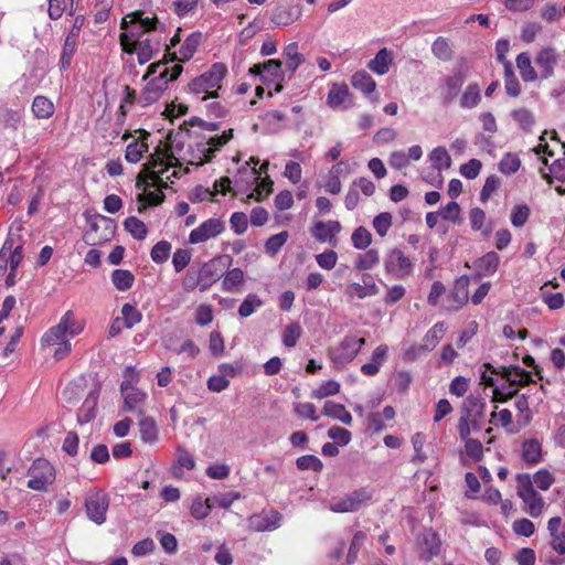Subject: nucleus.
Wrapping results in <instances>:
<instances>
[{"mask_svg": "<svg viewBox=\"0 0 565 565\" xmlns=\"http://www.w3.org/2000/svg\"><path fill=\"white\" fill-rule=\"evenodd\" d=\"M172 146L173 143H158L154 152L150 154L148 162L142 166V171L137 177V189H145L146 185L159 189V192L147 191L138 194L137 200L140 203L138 206L139 213L146 210L147 204L159 205L164 200L162 189H167L168 184L160 174L173 166L175 157Z\"/></svg>", "mask_w": 565, "mask_h": 565, "instance_id": "obj_1", "label": "nucleus"}, {"mask_svg": "<svg viewBox=\"0 0 565 565\" xmlns=\"http://www.w3.org/2000/svg\"><path fill=\"white\" fill-rule=\"evenodd\" d=\"M183 66L175 64L171 68L164 67L160 74L152 78L142 90L138 103L141 106H148L157 102L161 94L167 89L168 83L175 81L182 73Z\"/></svg>", "mask_w": 565, "mask_h": 565, "instance_id": "obj_2", "label": "nucleus"}, {"mask_svg": "<svg viewBox=\"0 0 565 565\" xmlns=\"http://www.w3.org/2000/svg\"><path fill=\"white\" fill-rule=\"evenodd\" d=\"M516 483V492L525 504V512L532 518L540 516L545 503L543 497L534 489L531 476L529 473L518 475Z\"/></svg>", "mask_w": 565, "mask_h": 565, "instance_id": "obj_3", "label": "nucleus"}, {"mask_svg": "<svg viewBox=\"0 0 565 565\" xmlns=\"http://www.w3.org/2000/svg\"><path fill=\"white\" fill-rule=\"evenodd\" d=\"M83 330V323L75 319L74 313L68 310L66 311L60 322L50 328L43 335L42 341L47 345H55L60 341H68L66 335L74 337L81 333Z\"/></svg>", "mask_w": 565, "mask_h": 565, "instance_id": "obj_4", "label": "nucleus"}, {"mask_svg": "<svg viewBox=\"0 0 565 565\" xmlns=\"http://www.w3.org/2000/svg\"><path fill=\"white\" fill-rule=\"evenodd\" d=\"M109 495L102 489H89L84 497V505L87 518L97 525L106 522L109 508Z\"/></svg>", "mask_w": 565, "mask_h": 565, "instance_id": "obj_5", "label": "nucleus"}, {"mask_svg": "<svg viewBox=\"0 0 565 565\" xmlns=\"http://www.w3.org/2000/svg\"><path fill=\"white\" fill-rule=\"evenodd\" d=\"M28 476L30 477L28 488L40 492H46L49 486L55 480V469L49 460L38 458L29 468Z\"/></svg>", "mask_w": 565, "mask_h": 565, "instance_id": "obj_6", "label": "nucleus"}, {"mask_svg": "<svg viewBox=\"0 0 565 565\" xmlns=\"http://www.w3.org/2000/svg\"><path fill=\"white\" fill-rule=\"evenodd\" d=\"M374 494L372 488L365 487L347 493L330 502L329 509L335 513L355 512L367 504Z\"/></svg>", "mask_w": 565, "mask_h": 565, "instance_id": "obj_7", "label": "nucleus"}, {"mask_svg": "<svg viewBox=\"0 0 565 565\" xmlns=\"http://www.w3.org/2000/svg\"><path fill=\"white\" fill-rule=\"evenodd\" d=\"M364 344V338L345 335L337 347L329 350V356L337 367H343L354 360Z\"/></svg>", "mask_w": 565, "mask_h": 565, "instance_id": "obj_8", "label": "nucleus"}, {"mask_svg": "<svg viewBox=\"0 0 565 565\" xmlns=\"http://www.w3.org/2000/svg\"><path fill=\"white\" fill-rule=\"evenodd\" d=\"M227 68L223 63H214L211 68L202 75L195 77L189 84L192 93L199 94L207 92L210 88L220 87L221 81L225 77Z\"/></svg>", "mask_w": 565, "mask_h": 565, "instance_id": "obj_9", "label": "nucleus"}, {"mask_svg": "<svg viewBox=\"0 0 565 565\" xmlns=\"http://www.w3.org/2000/svg\"><path fill=\"white\" fill-rule=\"evenodd\" d=\"M384 268L386 274L403 279L411 275L413 263L401 249L393 248L385 255Z\"/></svg>", "mask_w": 565, "mask_h": 565, "instance_id": "obj_10", "label": "nucleus"}, {"mask_svg": "<svg viewBox=\"0 0 565 565\" xmlns=\"http://www.w3.org/2000/svg\"><path fill=\"white\" fill-rule=\"evenodd\" d=\"M282 514L276 510L262 511L248 519V527L254 532H270L280 527Z\"/></svg>", "mask_w": 565, "mask_h": 565, "instance_id": "obj_11", "label": "nucleus"}, {"mask_svg": "<svg viewBox=\"0 0 565 565\" xmlns=\"http://www.w3.org/2000/svg\"><path fill=\"white\" fill-rule=\"evenodd\" d=\"M225 230L224 223L220 218H209L200 226L191 231L189 242L191 244H199L212 237L217 236Z\"/></svg>", "mask_w": 565, "mask_h": 565, "instance_id": "obj_12", "label": "nucleus"}, {"mask_svg": "<svg viewBox=\"0 0 565 565\" xmlns=\"http://www.w3.org/2000/svg\"><path fill=\"white\" fill-rule=\"evenodd\" d=\"M484 401L479 396L469 395L462 403L461 416L470 420L472 429H480V422L484 417Z\"/></svg>", "mask_w": 565, "mask_h": 565, "instance_id": "obj_13", "label": "nucleus"}, {"mask_svg": "<svg viewBox=\"0 0 565 565\" xmlns=\"http://www.w3.org/2000/svg\"><path fill=\"white\" fill-rule=\"evenodd\" d=\"M327 104L333 109H348L353 105V95L347 84H333L327 96Z\"/></svg>", "mask_w": 565, "mask_h": 565, "instance_id": "obj_14", "label": "nucleus"}, {"mask_svg": "<svg viewBox=\"0 0 565 565\" xmlns=\"http://www.w3.org/2000/svg\"><path fill=\"white\" fill-rule=\"evenodd\" d=\"M339 221L317 222L311 230L312 236L319 242H328L332 246L338 243L337 234L341 231Z\"/></svg>", "mask_w": 565, "mask_h": 565, "instance_id": "obj_15", "label": "nucleus"}, {"mask_svg": "<svg viewBox=\"0 0 565 565\" xmlns=\"http://www.w3.org/2000/svg\"><path fill=\"white\" fill-rule=\"evenodd\" d=\"M469 284L470 278L466 275L459 277L456 280L454 289L449 296L452 305L446 307L448 311H458L467 303L469 296Z\"/></svg>", "mask_w": 565, "mask_h": 565, "instance_id": "obj_16", "label": "nucleus"}, {"mask_svg": "<svg viewBox=\"0 0 565 565\" xmlns=\"http://www.w3.org/2000/svg\"><path fill=\"white\" fill-rule=\"evenodd\" d=\"M301 17V7L294 6H278L271 13L270 20L277 26H287L297 21Z\"/></svg>", "mask_w": 565, "mask_h": 565, "instance_id": "obj_17", "label": "nucleus"}, {"mask_svg": "<svg viewBox=\"0 0 565 565\" xmlns=\"http://www.w3.org/2000/svg\"><path fill=\"white\" fill-rule=\"evenodd\" d=\"M220 264L221 258H213L204 263L198 270L202 279V291L209 289L222 276Z\"/></svg>", "mask_w": 565, "mask_h": 565, "instance_id": "obj_18", "label": "nucleus"}, {"mask_svg": "<svg viewBox=\"0 0 565 565\" xmlns=\"http://www.w3.org/2000/svg\"><path fill=\"white\" fill-rule=\"evenodd\" d=\"M535 64L540 68L542 78L553 76L554 67L557 64V54L555 49L545 47L541 50L535 57Z\"/></svg>", "mask_w": 565, "mask_h": 565, "instance_id": "obj_19", "label": "nucleus"}, {"mask_svg": "<svg viewBox=\"0 0 565 565\" xmlns=\"http://www.w3.org/2000/svg\"><path fill=\"white\" fill-rule=\"evenodd\" d=\"M130 35L132 39L138 40L137 57L139 64H146L153 57L154 52L159 51L160 42H153L150 39L142 40V32H135L134 30L130 31Z\"/></svg>", "mask_w": 565, "mask_h": 565, "instance_id": "obj_20", "label": "nucleus"}, {"mask_svg": "<svg viewBox=\"0 0 565 565\" xmlns=\"http://www.w3.org/2000/svg\"><path fill=\"white\" fill-rule=\"evenodd\" d=\"M120 391L124 396V411L127 412L137 409L146 398V394L140 390L132 387L128 380L120 384Z\"/></svg>", "mask_w": 565, "mask_h": 565, "instance_id": "obj_21", "label": "nucleus"}, {"mask_svg": "<svg viewBox=\"0 0 565 565\" xmlns=\"http://www.w3.org/2000/svg\"><path fill=\"white\" fill-rule=\"evenodd\" d=\"M201 39H202V34L200 32L191 33L185 39L182 46L180 47V51H179L180 56H178V54L175 52L169 53V56H170L169 61L186 62L190 58H192V56L194 55V53L198 50V46L200 45Z\"/></svg>", "mask_w": 565, "mask_h": 565, "instance_id": "obj_22", "label": "nucleus"}, {"mask_svg": "<svg viewBox=\"0 0 565 565\" xmlns=\"http://www.w3.org/2000/svg\"><path fill=\"white\" fill-rule=\"evenodd\" d=\"M99 397V391L89 392L82 406L77 411V423L84 425L93 420L96 416V408Z\"/></svg>", "mask_w": 565, "mask_h": 565, "instance_id": "obj_23", "label": "nucleus"}, {"mask_svg": "<svg viewBox=\"0 0 565 565\" xmlns=\"http://www.w3.org/2000/svg\"><path fill=\"white\" fill-rule=\"evenodd\" d=\"M388 347L381 344L376 347L372 353L371 362L361 366L362 374L366 376H374L379 373L381 365L386 361Z\"/></svg>", "mask_w": 565, "mask_h": 565, "instance_id": "obj_24", "label": "nucleus"}, {"mask_svg": "<svg viewBox=\"0 0 565 565\" xmlns=\"http://www.w3.org/2000/svg\"><path fill=\"white\" fill-rule=\"evenodd\" d=\"M393 64V53L386 47L381 49L374 58L367 63V68L377 75L388 73Z\"/></svg>", "mask_w": 565, "mask_h": 565, "instance_id": "obj_25", "label": "nucleus"}, {"mask_svg": "<svg viewBox=\"0 0 565 565\" xmlns=\"http://www.w3.org/2000/svg\"><path fill=\"white\" fill-rule=\"evenodd\" d=\"M500 263V257L495 252H489L473 263L478 278L490 276L495 273Z\"/></svg>", "mask_w": 565, "mask_h": 565, "instance_id": "obj_26", "label": "nucleus"}, {"mask_svg": "<svg viewBox=\"0 0 565 565\" xmlns=\"http://www.w3.org/2000/svg\"><path fill=\"white\" fill-rule=\"evenodd\" d=\"M466 76L462 71L458 70L452 75L445 78L444 85V102L449 104L458 95L460 88L465 83Z\"/></svg>", "mask_w": 565, "mask_h": 565, "instance_id": "obj_27", "label": "nucleus"}, {"mask_svg": "<svg viewBox=\"0 0 565 565\" xmlns=\"http://www.w3.org/2000/svg\"><path fill=\"white\" fill-rule=\"evenodd\" d=\"M367 279H371L369 275L363 276V282L364 285H361L359 282H352L347 288V295L350 297H356L359 299H364L370 296H375L380 292L379 287L374 281H367Z\"/></svg>", "mask_w": 565, "mask_h": 565, "instance_id": "obj_28", "label": "nucleus"}, {"mask_svg": "<svg viewBox=\"0 0 565 565\" xmlns=\"http://www.w3.org/2000/svg\"><path fill=\"white\" fill-rule=\"evenodd\" d=\"M423 543V552L422 558L429 561L434 556H437L440 551V540L435 532L427 531L423 534L422 537Z\"/></svg>", "mask_w": 565, "mask_h": 565, "instance_id": "obj_29", "label": "nucleus"}, {"mask_svg": "<svg viewBox=\"0 0 565 565\" xmlns=\"http://www.w3.org/2000/svg\"><path fill=\"white\" fill-rule=\"evenodd\" d=\"M322 413L331 418L340 420L342 424L351 425L352 415L350 412L345 409L342 404L334 403L332 401H327L324 403Z\"/></svg>", "mask_w": 565, "mask_h": 565, "instance_id": "obj_30", "label": "nucleus"}, {"mask_svg": "<svg viewBox=\"0 0 565 565\" xmlns=\"http://www.w3.org/2000/svg\"><path fill=\"white\" fill-rule=\"evenodd\" d=\"M446 332V326L444 322H437L434 324L423 338L424 351H433Z\"/></svg>", "mask_w": 565, "mask_h": 565, "instance_id": "obj_31", "label": "nucleus"}, {"mask_svg": "<svg viewBox=\"0 0 565 565\" xmlns=\"http://www.w3.org/2000/svg\"><path fill=\"white\" fill-rule=\"evenodd\" d=\"M351 84L354 88L369 95L375 90L376 83L373 77L365 71H359L351 77Z\"/></svg>", "mask_w": 565, "mask_h": 565, "instance_id": "obj_32", "label": "nucleus"}, {"mask_svg": "<svg viewBox=\"0 0 565 565\" xmlns=\"http://www.w3.org/2000/svg\"><path fill=\"white\" fill-rule=\"evenodd\" d=\"M522 459L530 465H536L541 461L542 448L536 439H529L523 443Z\"/></svg>", "mask_w": 565, "mask_h": 565, "instance_id": "obj_33", "label": "nucleus"}, {"mask_svg": "<svg viewBox=\"0 0 565 565\" xmlns=\"http://www.w3.org/2000/svg\"><path fill=\"white\" fill-rule=\"evenodd\" d=\"M189 127H199L202 130L207 131H216L220 129V124L217 122H207L199 117H192L190 120H184L182 125H180L179 129L180 131L185 130L186 138H199L198 135L191 134Z\"/></svg>", "mask_w": 565, "mask_h": 565, "instance_id": "obj_34", "label": "nucleus"}, {"mask_svg": "<svg viewBox=\"0 0 565 565\" xmlns=\"http://www.w3.org/2000/svg\"><path fill=\"white\" fill-rule=\"evenodd\" d=\"M76 44H77L76 34L74 32H70L66 35V39H65V42L63 45V50H62V54H61L60 64H61L62 71H66L70 67L71 61L76 51Z\"/></svg>", "mask_w": 565, "mask_h": 565, "instance_id": "obj_35", "label": "nucleus"}, {"mask_svg": "<svg viewBox=\"0 0 565 565\" xmlns=\"http://www.w3.org/2000/svg\"><path fill=\"white\" fill-rule=\"evenodd\" d=\"M32 111L36 118L47 119L54 114V104L47 97L39 95L33 100Z\"/></svg>", "mask_w": 565, "mask_h": 565, "instance_id": "obj_36", "label": "nucleus"}, {"mask_svg": "<svg viewBox=\"0 0 565 565\" xmlns=\"http://www.w3.org/2000/svg\"><path fill=\"white\" fill-rule=\"evenodd\" d=\"M111 282L117 290L127 291L132 287L135 282V276L130 270L115 269L111 273Z\"/></svg>", "mask_w": 565, "mask_h": 565, "instance_id": "obj_37", "label": "nucleus"}, {"mask_svg": "<svg viewBox=\"0 0 565 565\" xmlns=\"http://www.w3.org/2000/svg\"><path fill=\"white\" fill-rule=\"evenodd\" d=\"M429 161L435 170H447L451 166V158L446 148L439 146L429 153Z\"/></svg>", "mask_w": 565, "mask_h": 565, "instance_id": "obj_38", "label": "nucleus"}, {"mask_svg": "<svg viewBox=\"0 0 565 565\" xmlns=\"http://www.w3.org/2000/svg\"><path fill=\"white\" fill-rule=\"evenodd\" d=\"M516 66L520 70L521 77L524 82H533L537 78V73L532 66L531 57L526 52L518 55Z\"/></svg>", "mask_w": 565, "mask_h": 565, "instance_id": "obj_39", "label": "nucleus"}, {"mask_svg": "<svg viewBox=\"0 0 565 565\" xmlns=\"http://www.w3.org/2000/svg\"><path fill=\"white\" fill-rule=\"evenodd\" d=\"M140 438L145 443L153 444L158 439V428L156 422L150 417H142L139 420Z\"/></svg>", "mask_w": 565, "mask_h": 565, "instance_id": "obj_40", "label": "nucleus"}, {"mask_svg": "<svg viewBox=\"0 0 565 565\" xmlns=\"http://www.w3.org/2000/svg\"><path fill=\"white\" fill-rule=\"evenodd\" d=\"M431 53L440 61H450L454 56L449 40L438 36L431 44Z\"/></svg>", "mask_w": 565, "mask_h": 565, "instance_id": "obj_41", "label": "nucleus"}, {"mask_svg": "<svg viewBox=\"0 0 565 565\" xmlns=\"http://www.w3.org/2000/svg\"><path fill=\"white\" fill-rule=\"evenodd\" d=\"M124 227L138 241H142L147 237L148 228L146 224L136 216L127 217L124 222Z\"/></svg>", "mask_w": 565, "mask_h": 565, "instance_id": "obj_42", "label": "nucleus"}, {"mask_svg": "<svg viewBox=\"0 0 565 565\" xmlns=\"http://www.w3.org/2000/svg\"><path fill=\"white\" fill-rule=\"evenodd\" d=\"M380 263V253L375 248L369 249L364 254L358 255L355 259V268L358 270H369L372 269Z\"/></svg>", "mask_w": 565, "mask_h": 565, "instance_id": "obj_43", "label": "nucleus"}, {"mask_svg": "<svg viewBox=\"0 0 565 565\" xmlns=\"http://www.w3.org/2000/svg\"><path fill=\"white\" fill-rule=\"evenodd\" d=\"M284 55L287 58L286 66L290 72H295L305 62L303 55L298 52V43L296 42L289 43L285 47Z\"/></svg>", "mask_w": 565, "mask_h": 565, "instance_id": "obj_44", "label": "nucleus"}, {"mask_svg": "<svg viewBox=\"0 0 565 565\" xmlns=\"http://www.w3.org/2000/svg\"><path fill=\"white\" fill-rule=\"evenodd\" d=\"M504 86L507 94L512 97H518L521 93V86L519 79L516 78L512 63H505L504 68Z\"/></svg>", "mask_w": 565, "mask_h": 565, "instance_id": "obj_45", "label": "nucleus"}, {"mask_svg": "<svg viewBox=\"0 0 565 565\" xmlns=\"http://www.w3.org/2000/svg\"><path fill=\"white\" fill-rule=\"evenodd\" d=\"M244 280V273L241 268L228 270L222 281V288L226 292H234Z\"/></svg>", "mask_w": 565, "mask_h": 565, "instance_id": "obj_46", "label": "nucleus"}, {"mask_svg": "<svg viewBox=\"0 0 565 565\" xmlns=\"http://www.w3.org/2000/svg\"><path fill=\"white\" fill-rule=\"evenodd\" d=\"M212 508L210 498L203 500L201 497H196L190 508L191 515L196 520H203L211 513Z\"/></svg>", "mask_w": 565, "mask_h": 565, "instance_id": "obj_47", "label": "nucleus"}, {"mask_svg": "<svg viewBox=\"0 0 565 565\" xmlns=\"http://www.w3.org/2000/svg\"><path fill=\"white\" fill-rule=\"evenodd\" d=\"M264 305L263 300L255 294H248L238 308L242 318L252 316L255 310Z\"/></svg>", "mask_w": 565, "mask_h": 565, "instance_id": "obj_48", "label": "nucleus"}, {"mask_svg": "<svg viewBox=\"0 0 565 565\" xmlns=\"http://www.w3.org/2000/svg\"><path fill=\"white\" fill-rule=\"evenodd\" d=\"M121 315H122V318H120V319L122 321V324L127 329H131L134 326L139 323L142 318L141 312L135 306H132L130 303H125L122 306Z\"/></svg>", "mask_w": 565, "mask_h": 565, "instance_id": "obj_49", "label": "nucleus"}, {"mask_svg": "<svg viewBox=\"0 0 565 565\" xmlns=\"http://www.w3.org/2000/svg\"><path fill=\"white\" fill-rule=\"evenodd\" d=\"M351 241L356 249H365L372 243V234L364 226H359L352 233Z\"/></svg>", "mask_w": 565, "mask_h": 565, "instance_id": "obj_50", "label": "nucleus"}, {"mask_svg": "<svg viewBox=\"0 0 565 565\" xmlns=\"http://www.w3.org/2000/svg\"><path fill=\"white\" fill-rule=\"evenodd\" d=\"M172 245L168 241L158 242L151 249L150 256L156 264H163L168 260Z\"/></svg>", "mask_w": 565, "mask_h": 565, "instance_id": "obj_51", "label": "nucleus"}, {"mask_svg": "<svg viewBox=\"0 0 565 565\" xmlns=\"http://www.w3.org/2000/svg\"><path fill=\"white\" fill-rule=\"evenodd\" d=\"M302 334L301 327L297 322L289 323L282 332V343L287 348H294Z\"/></svg>", "mask_w": 565, "mask_h": 565, "instance_id": "obj_52", "label": "nucleus"}, {"mask_svg": "<svg viewBox=\"0 0 565 565\" xmlns=\"http://www.w3.org/2000/svg\"><path fill=\"white\" fill-rule=\"evenodd\" d=\"M481 96L479 86L477 84H470L460 98V105L463 108H472L478 105Z\"/></svg>", "mask_w": 565, "mask_h": 565, "instance_id": "obj_53", "label": "nucleus"}, {"mask_svg": "<svg viewBox=\"0 0 565 565\" xmlns=\"http://www.w3.org/2000/svg\"><path fill=\"white\" fill-rule=\"evenodd\" d=\"M296 466L299 470H312L320 472L323 469L322 461L315 455H305L296 460Z\"/></svg>", "mask_w": 565, "mask_h": 565, "instance_id": "obj_54", "label": "nucleus"}, {"mask_svg": "<svg viewBox=\"0 0 565 565\" xmlns=\"http://www.w3.org/2000/svg\"><path fill=\"white\" fill-rule=\"evenodd\" d=\"M340 391L339 382L329 380L323 382L319 387L312 391L311 396L318 399H322L332 395L338 394Z\"/></svg>", "mask_w": 565, "mask_h": 565, "instance_id": "obj_55", "label": "nucleus"}, {"mask_svg": "<svg viewBox=\"0 0 565 565\" xmlns=\"http://www.w3.org/2000/svg\"><path fill=\"white\" fill-rule=\"evenodd\" d=\"M365 539H366V535L362 531H358L353 535V539L351 541V544H350V547H349V552H348V555H347V563L349 565L354 564L356 562L358 554H359L362 545L364 544Z\"/></svg>", "mask_w": 565, "mask_h": 565, "instance_id": "obj_56", "label": "nucleus"}, {"mask_svg": "<svg viewBox=\"0 0 565 565\" xmlns=\"http://www.w3.org/2000/svg\"><path fill=\"white\" fill-rule=\"evenodd\" d=\"M288 239V233L282 231L278 234L271 235L265 243V250L267 254L274 256L285 245Z\"/></svg>", "mask_w": 565, "mask_h": 565, "instance_id": "obj_57", "label": "nucleus"}, {"mask_svg": "<svg viewBox=\"0 0 565 565\" xmlns=\"http://www.w3.org/2000/svg\"><path fill=\"white\" fill-rule=\"evenodd\" d=\"M148 151L149 143H128L125 158L128 162L137 163Z\"/></svg>", "mask_w": 565, "mask_h": 565, "instance_id": "obj_58", "label": "nucleus"}, {"mask_svg": "<svg viewBox=\"0 0 565 565\" xmlns=\"http://www.w3.org/2000/svg\"><path fill=\"white\" fill-rule=\"evenodd\" d=\"M501 181L500 178L495 174H491L486 179L483 188L480 192V201L486 203L491 195L500 188Z\"/></svg>", "mask_w": 565, "mask_h": 565, "instance_id": "obj_59", "label": "nucleus"}, {"mask_svg": "<svg viewBox=\"0 0 565 565\" xmlns=\"http://www.w3.org/2000/svg\"><path fill=\"white\" fill-rule=\"evenodd\" d=\"M392 226V215L388 212H382L373 218V227L376 233L384 237Z\"/></svg>", "mask_w": 565, "mask_h": 565, "instance_id": "obj_60", "label": "nucleus"}, {"mask_svg": "<svg viewBox=\"0 0 565 565\" xmlns=\"http://www.w3.org/2000/svg\"><path fill=\"white\" fill-rule=\"evenodd\" d=\"M241 498V493L236 491H231L226 493H218L210 498L212 502V507H220L223 509H228L233 502Z\"/></svg>", "mask_w": 565, "mask_h": 565, "instance_id": "obj_61", "label": "nucleus"}, {"mask_svg": "<svg viewBox=\"0 0 565 565\" xmlns=\"http://www.w3.org/2000/svg\"><path fill=\"white\" fill-rule=\"evenodd\" d=\"M521 161L518 156L507 153L499 163V170L504 174H512L519 170Z\"/></svg>", "mask_w": 565, "mask_h": 565, "instance_id": "obj_62", "label": "nucleus"}, {"mask_svg": "<svg viewBox=\"0 0 565 565\" xmlns=\"http://www.w3.org/2000/svg\"><path fill=\"white\" fill-rule=\"evenodd\" d=\"M191 257H192V254H191L190 249H184V248L177 249L174 252L173 258H172V264H173L174 270L177 273L182 271L190 264Z\"/></svg>", "mask_w": 565, "mask_h": 565, "instance_id": "obj_63", "label": "nucleus"}, {"mask_svg": "<svg viewBox=\"0 0 565 565\" xmlns=\"http://www.w3.org/2000/svg\"><path fill=\"white\" fill-rule=\"evenodd\" d=\"M563 151V157L555 159L551 166L550 171L559 180H565V143H555Z\"/></svg>", "mask_w": 565, "mask_h": 565, "instance_id": "obj_64", "label": "nucleus"}]
</instances>
